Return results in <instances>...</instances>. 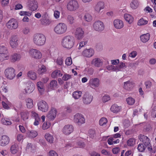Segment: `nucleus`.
Listing matches in <instances>:
<instances>
[{"label":"nucleus","mask_w":156,"mask_h":156,"mask_svg":"<svg viewBox=\"0 0 156 156\" xmlns=\"http://www.w3.org/2000/svg\"><path fill=\"white\" fill-rule=\"evenodd\" d=\"M74 42V37L73 36L68 35L63 38L61 43L64 48L70 49L73 46Z\"/></svg>","instance_id":"f257e3e1"},{"label":"nucleus","mask_w":156,"mask_h":156,"mask_svg":"<svg viewBox=\"0 0 156 156\" xmlns=\"http://www.w3.org/2000/svg\"><path fill=\"white\" fill-rule=\"evenodd\" d=\"M46 41V37L42 34L37 33L33 36V41L37 46H41L44 44Z\"/></svg>","instance_id":"f03ea898"},{"label":"nucleus","mask_w":156,"mask_h":156,"mask_svg":"<svg viewBox=\"0 0 156 156\" xmlns=\"http://www.w3.org/2000/svg\"><path fill=\"white\" fill-rule=\"evenodd\" d=\"M67 28V26L65 24L60 23L55 27L54 30L56 34H62L66 32Z\"/></svg>","instance_id":"7ed1b4c3"},{"label":"nucleus","mask_w":156,"mask_h":156,"mask_svg":"<svg viewBox=\"0 0 156 156\" xmlns=\"http://www.w3.org/2000/svg\"><path fill=\"white\" fill-rule=\"evenodd\" d=\"M79 5L78 2L75 0H71L69 1L67 5V8L70 11H74L78 9Z\"/></svg>","instance_id":"20e7f679"},{"label":"nucleus","mask_w":156,"mask_h":156,"mask_svg":"<svg viewBox=\"0 0 156 156\" xmlns=\"http://www.w3.org/2000/svg\"><path fill=\"white\" fill-rule=\"evenodd\" d=\"M6 77L8 79L12 80L15 76V70L12 67H9L6 69L5 71Z\"/></svg>","instance_id":"39448f33"},{"label":"nucleus","mask_w":156,"mask_h":156,"mask_svg":"<svg viewBox=\"0 0 156 156\" xmlns=\"http://www.w3.org/2000/svg\"><path fill=\"white\" fill-rule=\"evenodd\" d=\"M94 29L98 31L101 32L104 29V25L103 22L99 20L95 21L93 24Z\"/></svg>","instance_id":"423d86ee"},{"label":"nucleus","mask_w":156,"mask_h":156,"mask_svg":"<svg viewBox=\"0 0 156 156\" xmlns=\"http://www.w3.org/2000/svg\"><path fill=\"white\" fill-rule=\"evenodd\" d=\"M30 55L32 58L36 59H40L41 57V54L40 51L34 49H30L29 51Z\"/></svg>","instance_id":"0eeeda50"},{"label":"nucleus","mask_w":156,"mask_h":156,"mask_svg":"<svg viewBox=\"0 0 156 156\" xmlns=\"http://www.w3.org/2000/svg\"><path fill=\"white\" fill-rule=\"evenodd\" d=\"M18 37L15 35H13L11 36L10 39L9 44L10 46L12 48H16L18 45Z\"/></svg>","instance_id":"6e6552de"},{"label":"nucleus","mask_w":156,"mask_h":156,"mask_svg":"<svg viewBox=\"0 0 156 156\" xmlns=\"http://www.w3.org/2000/svg\"><path fill=\"white\" fill-rule=\"evenodd\" d=\"M30 10L33 11L37 9L38 8V3L36 0H28L27 2Z\"/></svg>","instance_id":"1a4fd4ad"},{"label":"nucleus","mask_w":156,"mask_h":156,"mask_svg":"<svg viewBox=\"0 0 156 156\" xmlns=\"http://www.w3.org/2000/svg\"><path fill=\"white\" fill-rule=\"evenodd\" d=\"M93 97L90 94L86 92L83 95L82 97V101L83 103L88 105L93 100Z\"/></svg>","instance_id":"9d476101"},{"label":"nucleus","mask_w":156,"mask_h":156,"mask_svg":"<svg viewBox=\"0 0 156 156\" xmlns=\"http://www.w3.org/2000/svg\"><path fill=\"white\" fill-rule=\"evenodd\" d=\"M74 120L79 125L85 122V119L83 115L81 114L77 113L74 116Z\"/></svg>","instance_id":"9b49d317"},{"label":"nucleus","mask_w":156,"mask_h":156,"mask_svg":"<svg viewBox=\"0 0 156 156\" xmlns=\"http://www.w3.org/2000/svg\"><path fill=\"white\" fill-rule=\"evenodd\" d=\"M6 25L7 27L9 29H16L18 27V23L16 20L12 19L9 21Z\"/></svg>","instance_id":"f8f14e48"},{"label":"nucleus","mask_w":156,"mask_h":156,"mask_svg":"<svg viewBox=\"0 0 156 156\" xmlns=\"http://www.w3.org/2000/svg\"><path fill=\"white\" fill-rule=\"evenodd\" d=\"M105 7L104 2L101 1H99L97 2L94 6L95 11L98 13L101 12L103 11Z\"/></svg>","instance_id":"ddd939ff"},{"label":"nucleus","mask_w":156,"mask_h":156,"mask_svg":"<svg viewBox=\"0 0 156 156\" xmlns=\"http://www.w3.org/2000/svg\"><path fill=\"white\" fill-rule=\"evenodd\" d=\"M84 34V32L82 28L78 27L76 29L75 32V35L76 39H82L83 37Z\"/></svg>","instance_id":"4468645a"},{"label":"nucleus","mask_w":156,"mask_h":156,"mask_svg":"<svg viewBox=\"0 0 156 156\" xmlns=\"http://www.w3.org/2000/svg\"><path fill=\"white\" fill-rule=\"evenodd\" d=\"M10 138L7 135H4L0 136V145L4 146L7 145L9 142Z\"/></svg>","instance_id":"2eb2a0df"},{"label":"nucleus","mask_w":156,"mask_h":156,"mask_svg":"<svg viewBox=\"0 0 156 156\" xmlns=\"http://www.w3.org/2000/svg\"><path fill=\"white\" fill-rule=\"evenodd\" d=\"M138 138L141 142H142L143 144L146 146H149L150 145L149 139L147 136L140 134L138 136Z\"/></svg>","instance_id":"dca6fc26"},{"label":"nucleus","mask_w":156,"mask_h":156,"mask_svg":"<svg viewBox=\"0 0 156 156\" xmlns=\"http://www.w3.org/2000/svg\"><path fill=\"white\" fill-rule=\"evenodd\" d=\"M73 131V127L71 125H65L62 129L63 133L66 135H68L70 134Z\"/></svg>","instance_id":"f3484780"},{"label":"nucleus","mask_w":156,"mask_h":156,"mask_svg":"<svg viewBox=\"0 0 156 156\" xmlns=\"http://www.w3.org/2000/svg\"><path fill=\"white\" fill-rule=\"evenodd\" d=\"M94 53V51L92 48L84 49L82 52V55L85 57L89 58L92 56Z\"/></svg>","instance_id":"a211bd4d"},{"label":"nucleus","mask_w":156,"mask_h":156,"mask_svg":"<svg viewBox=\"0 0 156 156\" xmlns=\"http://www.w3.org/2000/svg\"><path fill=\"white\" fill-rule=\"evenodd\" d=\"M57 112L55 108H53L49 111L47 117L51 120H53L56 117Z\"/></svg>","instance_id":"6ab92c4d"},{"label":"nucleus","mask_w":156,"mask_h":156,"mask_svg":"<svg viewBox=\"0 0 156 156\" xmlns=\"http://www.w3.org/2000/svg\"><path fill=\"white\" fill-rule=\"evenodd\" d=\"M99 80L97 78L90 79L89 84L92 87H97L99 85Z\"/></svg>","instance_id":"aec40b11"},{"label":"nucleus","mask_w":156,"mask_h":156,"mask_svg":"<svg viewBox=\"0 0 156 156\" xmlns=\"http://www.w3.org/2000/svg\"><path fill=\"white\" fill-rule=\"evenodd\" d=\"M114 25L116 28L120 29L123 27V23L121 20L116 19L114 21Z\"/></svg>","instance_id":"412c9836"},{"label":"nucleus","mask_w":156,"mask_h":156,"mask_svg":"<svg viewBox=\"0 0 156 156\" xmlns=\"http://www.w3.org/2000/svg\"><path fill=\"white\" fill-rule=\"evenodd\" d=\"M92 64L96 67H100L102 64V62L99 58H96L94 59L92 62Z\"/></svg>","instance_id":"4be33fe9"},{"label":"nucleus","mask_w":156,"mask_h":156,"mask_svg":"<svg viewBox=\"0 0 156 156\" xmlns=\"http://www.w3.org/2000/svg\"><path fill=\"white\" fill-rule=\"evenodd\" d=\"M133 83L130 81H128L124 83L123 88L125 89L130 90L133 88Z\"/></svg>","instance_id":"5701e85b"},{"label":"nucleus","mask_w":156,"mask_h":156,"mask_svg":"<svg viewBox=\"0 0 156 156\" xmlns=\"http://www.w3.org/2000/svg\"><path fill=\"white\" fill-rule=\"evenodd\" d=\"M41 23L44 25H48L50 24V22L48 19L46 15H44L42 16V19L41 20Z\"/></svg>","instance_id":"b1692460"},{"label":"nucleus","mask_w":156,"mask_h":156,"mask_svg":"<svg viewBox=\"0 0 156 156\" xmlns=\"http://www.w3.org/2000/svg\"><path fill=\"white\" fill-rule=\"evenodd\" d=\"M150 34L149 33H147L143 34L140 36V40L143 43L147 42L149 39Z\"/></svg>","instance_id":"393cba45"},{"label":"nucleus","mask_w":156,"mask_h":156,"mask_svg":"<svg viewBox=\"0 0 156 156\" xmlns=\"http://www.w3.org/2000/svg\"><path fill=\"white\" fill-rule=\"evenodd\" d=\"M18 146L17 144L15 143L11 147L10 151L12 154H15L18 152Z\"/></svg>","instance_id":"a878e982"},{"label":"nucleus","mask_w":156,"mask_h":156,"mask_svg":"<svg viewBox=\"0 0 156 156\" xmlns=\"http://www.w3.org/2000/svg\"><path fill=\"white\" fill-rule=\"evenodd\" d=\"M27 134L28 137L30 138H34L37 135V132L34 130H29L27 132Z\"/></svg>","instance_id":"bb28decb"},{"label":"nucleus","mask_w":156,"mask_h":156,"mask_svg":"<svg viewBox=\"0 0 156 156\" xmlns=\"http://www.w3.org/2000/svg\"><path fill=\"white\" fill-rule=\"evenodd\" d=\"M139 2L137 0H133L130 3V7L133 9H136L139 6Z\"/></svg>","instance_id":"cd10ccee"},{"label":"nucleus","mask_w":156,"mask_h":156,"mask_svg":"<svg viewBox=\"0 0 156 156\" xmlns=\"http://www.w3.org/2000/svg\"><path fill=\"white\" fill-rule=\"evenodd\" d=\"M45 138L50 143H52L54 141L53 136L49 133H47L45 135Z\"/></svg>","instance_id":"c85d7f7f"},{"label":"nucleus","mask_w":156,"mask_h":156,"mask_svg":"<svg viewBox=\"0 0 156 156\" xmlns=\"http://www.w3.org/2000/svg\"><path fill=\"white\" fill-rule=\"evenodd\" d=\"M20 55L19 54L15 53L12 55L10 59L12 62H15L20 60Z\"/></svg>","instance_id":"c756f323"},{"label":"nucleus","mask_w":156,"mask_h":156,"mask_svg":"<svg viewBox=\"0 0 156 156\" xmlns=\"http://www.w3.org/2000/svg\"><path fill=\"white\" fill-rule=\"evenodd\" d=\"M27 76L30 79L32 80H35L36 79L37 76L36 74L33 71H29L27 74Z\"/></svg>","instance_id":"7c9ffc66"},{"label":"nucleus","mask_w":156,"mask_h":156,"mask_svg":"<svg viewBox=\"0 0 156 156\" xmlns=\"http://www.w3.org/2000/svg\"><path fill=\"white\" fill-rule=\"evenodd\" d=\"M126 20L129 23H131L133 21V18L132 16L128 14H125L124 16Z\"/></svg>","instance_id":"2f4dec72"},{"label":"nucleus","mask_w":156,"mask_h":156,"mask_svg":"<svg viewBox=\"0 0 156 156\" xmlns=\"http://www.w3.org/2000/svg\"><path fill=\"white\" fill-rule=\"evenodd\" d=\"M1 122L2 124L5 125H10L12 124L10 120L6 118H2Z\"/></svg>","instance_id":"473e14b6"},{"label":"nucleus","mask_w":156,"mask_h":156,"mask_svg":"<svg viewBox=\"0 0 156 156\" xmlns=\"http://www.w3.org/2000/svg\"><path fill=\"white\" fill-rule=\"evenodd\" d=\"M82 94L81 91H76L73 93V96L75 99H78L81 97Z\"/></svg>","instance_id":"72a5a7b5"},{"label":"nucleus","mask_w":156,"mask_h":156,"mask_svg":"<svg viewBox=\"0 0 156 156\" xmlns=\"http://www.w3.org/2000/svg\"><path fill=\"white\" fill-rule=\"evenodd\" d=\"M57 85V83L56 81L55 80H52L49 83L48 86L49 88L51 89H53L55 88Z\"/></svg>","instance_id":"f704fd0d"},{"label":"nucleus","mask_w":156,"mask_h":156,"mask_svg":"<svg viewBox=\"0 0 156 156\" xmlns=\"http://www.w3.org/2000/svg\"><path fill=\"white\" fill-rule=\"evenodd\" d=\"M21 118L23 121H26L28 118V112H22L20 113Z\"/></svg>","instance_id":"c9c22d12"},{"label":"nucleus","mask_w":156,"mask_h":156,"mask_svg":"<svg viewBox=\"0 0 156 156\" xmlns=\"http://www.w3.org/2000/svg\"><path fill=\"white\" fill-rule=\"evenodd\" d=\"M83 18L85 21L89 22L92 20V17L90 14L89 13H86L85 15Z\"/></svg>","instance_id":"e433bc0d"},{"label":"nucleus","mask_w":156,"mask_h":156,"mask_svg":"<svg viewBox=\"0 0 156 156\" xmlns=\"http://www.w3.org/2000/svg\"><path fill=\"white\" fill-rule=\"evenodd\" d=\"M38 107H48V105L46 102L43 101H40L37 103Z\"/></svg>","instance_id":"4c0bfd02"},{"label":"nucleus","mask_w":156,"mask_h":156,"mask_svg":"<svg viewBox=\"0 0 156 156\" xmlns=\"http://www.w3.org/2000/svg\"><path fill=\"white\" fill-rule=\"evenodd\" d=\"M147 147L144 145L143 144L140 143L138 145L137 148L139 151L143 152L145 150Z\"/></svg>","instance_id":"58836bf2"},{"label":"nucleus","mask_w":156,"mask_h":156,"mask_svg":"<svg viewBox=\"0 0 156 156\" xmlns=\"http://www.w3.org/2000/svg\"><path fill=\"white\" fill-rule=\"evenodd\" d=\"M9 58L8 55L6 53L0 54V60L3 61L4 60H7Z\"/></svg>","instance_id":"ea45409f"},{"label":"nucleus","mask_w":156,"mask_h":156,"mask_svg":"<svg viewBox=\"0 0 156 156\" xmlns=\"http://www.w3.org/2000/svg\"><path fill=\"white\" fill-rule=\"evenodd\" d=\"M62 76V74H61L60 72V71L58 70H56L53 72L51 74V76L53 78H55L58 76Z\"/></svg>","instance_id":"a19ab883"},{"label":"nucleus","mask_w":156,"mask_h":156,"mask_svg":"<svg viewBox=\"0 0 156 156\" xmlns=\"http://www.w3.org/2000/svg\"><path fill=\"white\" fill-rule=\"evenodd\" d=\"M37 86L39 91L41 92L44 90L43 84L41 82H39L37 83Z\"/></svg>","instance_id":"79ce46f5"},{"label":"nucleus","mask_w":156,"mask_h":156,"mask_svg":"<svg viewBox=\"0 0 156 156\" xmlns=\"http://www.w3.org/2000/svg\"><path fill=\"white\" fill-rule=\"evenodd\" d=\"M34 90V85L32 84L27 87V88L26 89V91L27 93L30 94Z\"/></svg>","instance_id":"37998d69"},{"label":"nucleus","mask_w":156,"mask_h":156,"mask_svg":"<svg viewBox=\"0 0 156 156\" xmlns=\"http://www.w3.org/2000/svg\"><path fill=\"white\" fill-rule=\"evenodd\" d=\"M127 145L129 146H132L134 145L135 144V139L133 138H130L127 141Z\"/></svg>","instance_id":"c03bdc74"},{"label":"nucleus","mask_w":156,"mask_h":156,"mask_svg":"<svg viewBox=\"0 0 156 156\" xmlns=\"http://www.w3.org/2000/svg\"><path fill=\"white\" fill-rule=\"evenodd\" d=\"M126 101L129 105H132L134 103L135 100L132 98L129 97L126 99Z\"/></svg>","instance_id":"a18cd8bd"},{"label":"nucleus","mask_w":156,"mask_h":156,"mask_svg":"<svg viewBox=\"0 0 156 156\" xmlns=\"http://www.w3.org/2000/svg\"><path fill=\"white\" fill-rule=\"evenodd\" d=\"M107 122V120L104 117L102 118L99 120V124L101 126H103L106 124Z\"/></svg>","instance_id":"49530a36"},{"label":"nucleus","mask_w":156,"mask_h":156,"mask_svg":"<svg viewBox=\"0 0 156 156\" xmlns=\"http://www.w3.org/2000/svg\"><path fill=\"white\" fill-rule=\"evenodd\" d=\"M111 98L110 96L108 95H106L103 96L101 99L102 101L105 103L110 100Z\"/></svg>","instance_id":"de8ad7c7"},{"label":"nucleus","mask_w":156,"mask_h":156,"mask_svg":"<svg viewBox=\"0 0 156 156\" xmlns=\"http://www.w3.org/2000/svg\"><path fill=\"white\" fill-rule=\"evenodd\" d=\"M46 70L45 67L43 65H42L41 68H40L38 70V73L40 74H41L44 72H46Z\"/></svg>","instance_id":"09e8293b"},{"label":"nucleus","mask_w":156,"mask_h":156,"mask_svg":"<svg viewBox=\"0 0 156 156\" xmlns=\"http://www.w3.org/2000/svg\"><path fill=\"white\" fill-rule=\"evenodd\" d=\"M148 21L146 20H144L142 18L140 19L138 22V25H143L147 24V23Z\"/></svg>","instance_id":"8fccbe9b"},{"label":"nucleus","mask_w":156,"mask_h":156,"mask_svg":"<svg viewBox=\"0 0 156 156\" xmlns=\"http://www.w3.org/2000/svg\"><path fill=\"white\" fill-rule=\"evenodd\" d=\"M7 52V48L3 45L0 46V54L6 53Z\"/></svg>","instance_id":"3c124183"},{"label":"nucleus","mask_w":156,"mask_h":156,"mask_svg":"<svg viewBox=\"0 0 156 156\" xmlns=\"http://www.w3.org/2000/svg\"><path fill=\"white\" fill-rule=\"evenodd\" d=\"M125 66V63H123L122 62H120L119 64L117 66H116V69H117V71H119L120 69Z\"/></svg>","instance_id":"603ef678"},{"label":"nucleus","mask_w":156,"mask_h":156,"mask_svg":"<svg viewBox=\"0 0 156 156\" xmlns=\"http://www.w3.org/2000/svg\"><path fill=\"white\" fill-rule=\"evenodd\" d=\"M27 107H33V101L31 99H28L27 100Z\"/></svg>","instance_id":"864d4df0"},{"label":"nucleus","mask_w":156,"mask_h":156,"mask_svg":"<svg viewBox=\"0 0 156 156\" xmlns=\"http://www.w3.org/2000/svg\"><path fill=\"white\" fill-rule=\"evenodd\" d=\"M50 126L49 122H46L43 124L42 126V129L44 130L47 129L50 127Z\"/></svg>","instance_id":"5fc2aeb1"},{"label":"nucleus","mask_w":156,"mask_h":156,"mask_svg":"<svg viewBox=\"0 0 156 156\" xmlns=\"http://www.w3.org/2000/svg\"><path fill=\"white\" fill-rule=\"evenodd\" d=\"M67 20L70 24H73L74 22V18L71 15L68 16Z\"/></svg>","instance_id":"6e6d98bb"},{"label":"nucleus","mask_w":156,"mask_h":156,"mask_svg":"<svg viewBox=\"0 0 156 156\" xmlns=\"http://www.w3.org/2000/svg\"><path fill=\"white\" fill-rule=\"evenodd\" d=\"M72 60L71 57H68L65 60V64L67 66H69L71 65L72 64Z\"/></svg>","instance_id":"4d7b16f0"},{"label":"nucleus","mask_w":156,"mask_h":156,"mask_svg":"<svg viewBox=\"0 0 156 156\" xmlns=\"http://www.w3.org/2000/svg\"><path fill=\"white\" fill-rule=\"evenodd\" d=\"M88 133L89 137L91 138H93L95 135V131L94 130H90L89 131Z\"/></svg>","instance_id":"13d9d810"},{"label":"nucleus","mask_w":156,"mask_h":156,"mask_svg":"<svg viewBox=\"0 0 156 156\" xmlns=\"http://www.w3.org/2000/svg\"><path fill=\"white\" fill-rule=\"evenodd\" d=\"M56 62L58 65L61 66L63 63L62 58L60 57L58 58L56 60Z\"/></svg>","instance_id":"bf43d9fd"},{"label":"nucleus","mask_w":156,"mask_h":156,"mask_svg":"<svg viewBox=\"0 0 156 156\" xmlns=\"http://www.w3.org/2000/svg\"><path fill=\"white\" fill-rule=\"evenodd\" d=\"M31 116L34 118L35 120L40 119L38 114L34 111L31 112Z\"/></svg>","instance_id":"052dcab7"},{"label":"nucleus","mask_w":156,"mask_h":156,"mask_svg":"<svg viewBox=\"0 0 156 156\" xmlns=\"http://www.w3.org/2000/svg\"><path fill=\"white\" fill-rule=\"evenodd\" d=\"M71 78V75L68 74H65L62 77L63 80L65 81H66Z\"/></svg>","instance_id":"680f3d73"},{"label":"nucleus","mask_w":156,"mask_h":156,"mask_svg":"<svg viewBox=\"0 0 156 156\" xmlns=\"http://www.w3.org/2000/svg\"><path fill=\"white\" fill-rule=\"evenodd\" d=\"M107 69L109 70H112L114 71H117L116 66H114L113 65L109 66L107 67Z\"/></svg>","instance_id":"e2e57ef3"},{"label":"nucleus","mask_w":156,"mask_h":156,"mask_svg":"<svg viewBox=\"0 0 156 156\" xmlns=\"http://www.w3.org/2000/svg\"><path fill=\"white\" fill-rule=\"evenodd\" d=\"M30 30L29 28L28 27H25L24 28L23 30V33L24 34H27L30 32Z\"/></svg>","instance_id":"0e129e2a"},{"label":"nucleus","mask_w":156,"mask_h":156,"mask_svg":"<svg viewBox=\"0 0 156 156\" xmlns=\"http://www.w3.org/2000/svg\"><path fill=\"white\" fill-rule=\"evenodd\" d=\"M121 109L119 108H110V110L111 112L114 113H117L119 112Z\"/></svg>","instance_id":"69168bd1"},{"label":"nucleus","mask_w":156,"mask_h":156,"mask_svg":"<svg viewBox=\"0 0 156 156\" xmlns=\"http://www.w3.org/2000/svg\"><path fill=\"white\" fill-rule=\"evenodd\" d=\"M87 41H82L79 44V46L78 48V49H80L81 48L84 46L85 45L87 44Z\"/></svg>","instance_id":"338daca9"},{"label":"nucleus","mask_w":156,"mask_h":156,"mask_svg":"<svg viewBox=\"0 0 156 156\" xmlns=\"http://www.w3.org/2000/svg\"><path fill=\"white\" fill-rule=\"evenodd\" d=\"M49 156H58V155L55 151L51 150L49 152Z\"/></svg>","instance_id":"774afa93"}]
</instances>
